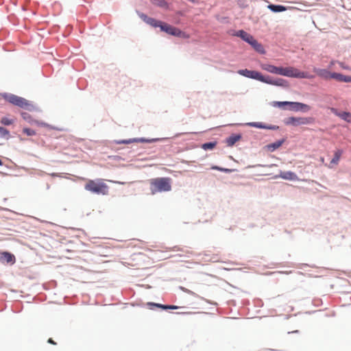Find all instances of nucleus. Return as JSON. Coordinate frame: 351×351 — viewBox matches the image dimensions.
Wrapping results in <instances>:
<instances>
[{
  "label": "nucleus",
  "instance_id": "f257e3e1",
  "mask_svg": "<svg viewBox=\"0 0 351 351\" xmlns=\"http://www.w3.org/2000/svg\"><path fill=\"white\" fill-rule=\"evenodd\" d=\"M172 180L170 178H156L149 180L152 194L159 192H167L171 190Z\"/></svg>",
  "mask_w": 351,
  "mask_h": 351
},
{
  "label": "nucleus",
  "instance_id": "f03ea898",
  "mask_svg": "<svg viewBox=\"0 0 351 351\" xmlns=\"http://www.w3.org/2000/svg\"><path fill=\"white\" fill-rule=\"evenodd\" d=\"M84 188L86 191L98 195H106L108 194L109 187L101 180H88Z\"/></svg>",
  "mask_w": 351,
  "mask_h": 351
},
{
  "label": "nucleus",
  "instance_id": "7ed1b4c3",
  "mask_svg": "<svg viewBox=\"0 0 351 351\" xmlns=\"http://www.w3.org/2000/svg\"><path fill=\"white\" fill-rule=\"evenodd\" d=\"M1 97L8 102L21 108L28 110H32L35 108L31 102L23 97L10 93L1 94Z\"/></svg>",
  "mask_w": 351,
  "mask_h": 351
},
{
  "label": "nucleus",
  "instance_id": "20e7f679",
  "mask_svg": "<svg viewBox=\"0 0 351 351\" xmlns=\"http://www.w3.org/2000/svg\"><path fill=\"white\" fill-rule=\"evenodd\" d=\"M278 75L296 78H311L312 76L309 75L306 72L300 71L298 69L293 66L281 67L278 68Z\"/></svg>",
  "mask_w": 351,
  "mask_h": 351
},
{
  "label": "nucleus",
  "instance_id": "39448f33",
  "mask_svg": "<svg viewBox=\"0 0 351 351\" xmlns=\"http://www.w3.org/2000/svg\"><path fill=\"white\" fill-rule=\"evenodd\" d=\"M250 78L258 80L262 82H265L269 84H274V85H281V82L284 81L282 79H279L276 81H273L269 76H263L261 73L252 71V73L250 75Z\"/></svg>",
  "mask_w": 351,
  "mask_h": 351
},
{
  "label": "nucleus",
  "instance_id": "423d86ee",
  "mask_svg": "<svg viewBox=\"0 0 351 351\" xmlns=\"http://www.w3.org/2000/svg\"><path fill=\"white\" fill-rule=\"evenodd\" d=\"M159 27L160 28L161 31H163L167 33L168 34L176 36L178 37L182 36L183 32L180 29L167 23L161 22Z\"/></svg>",
  "mask_w": 351,
  "mask_h": 351
},
{
  "label": "nucleus",
  "instance_id": "0eeeda50",
  "mask_svg": "<svg viewBox=\"0 0 351 351\" xmlns=\"http://www.w3.org/2000/svg\"><path fill=\"white\" fill-rule=\"evenodd\" d=\"M313 119L311 117H289L287 123L298 126L300 125H307L313 122Z\"/></svg>",
  "mask_w": 351,
  "mask_h": 351
},
{
  "label": "nucleus",
  "instance_id": "6e6552de",
  "mask_svg": "<svg viewBox=\"0 0 351 351\" xmlns=\"http://www.w3.org/2000/svg\"><path fill=\"white\" fill-rule=\"evenodd\" d=\"M141 19L143 20L146 23L154 27H159L162 21L156 20L153 18L149 17L145 14H139Z\"/></svg>",
  "mask_w": 351,
  "mask_h": 351
},
{
  "label": "nucleus",
  "instance_id": "1a4fd4ad",
  "mask_svg": "<svg viewBox=\"0 0 351 351\" xmlns=\"http://www.w3.org/2000/svg\"><path fill=\"white\" fill-rule=\"evenodd\" d=\"M313 71L320 77L324 80L332 79V73L327 69L315 68Z\"/></svg>",
  "mask_w": 351,
  "mask_h": 351
},
{
  "label": "nucleus",
  "instance_id": "9d476101",
  "mask_svg": "<svg viewBox=\"0 0 351 351\" xmlns=\"http://www.w3.org/2000/svg\"><path fill=\"white\" fill-rule=\"evenodd\" d=\"M0 261L14 263L15 257L13 254L7 252H0Z\"/></svg>",
  "mask_w": 351,
  "mask_h": 351
},
{
  "label": "nucleus",
  "instance_id": "9b49d317",
  "mask_svg": "<svg viewBox=\"0 0 351 351\" xmlns=\"http://www.w3.org/2000/svg\"><path fill=\"white\" fill-rule=\"evenodd\" d=\"M342 154L343 151L341 149H337V151H335L334 157L331 160L330 165H328V167L331 169L333 168L335 166L337 165Z\"/></svg>",
  "mask_w": 351,
  "mask_h": 351
},
{
  "label": "nucleus",
  "instance_id": "f8f14e48",
  "mask_svg": "<svg viewBox=\"0 0 351 351\" xmlns=\"http://www.w3.org/2000/svg\"><path fill=\"white\" fill-rule=\"evenodd\" d=\"M235 36L240 37L242 40H245L249 44H250V42H252V39L254 38L251 34H248L244 30H239L235 34Z\"/></svg>",
  "mask_w": 351,
  "mask_h": 351
},
{
  "label": "nucleus",
  "instance_id": "ddd939ff",
  "mask_svg": "<svg viewBox=\"0 0 351 351\" xmlns=\"http://www.w3.org/2000/svg\"><path fill=\"white\" fill-rule=\"evenodd\" d=\"M333 112L335 114L341 119L346 121L348 123L351 122V113L349 112H338L335 109H332Z\"/></svg>",
  "mask_w": 351,
  "mask_h": 351
},
{
  "label": "nucleus",
  "instance_id": "4468645a",
  "mask_svg": "<svg viewBox=\"0 0 351 351\" xmlns=\"http://www.w3.org/2000/svg\"><path fill=\"white\" fill-rule=\"evenodd\" d=\"M332 79H335L339 82H351V76L344 75L338 73H332Z\"/></svg>",
  "mask_w": 351,
  "mask_h": 351
},
{
  "label": "nucleus",
  "instance_id": "2eb2a0df",
  "mask_svg": "<svg viewBox=\"0 0 351 351\" xmlns=\"http://www.w3.org/2000/svg\"><path fill=\"white\" fill-rule=\"evenodd\" d=\"M261 67L262 69L274 74H278L279 66H276L269 64H261Z\"/></svg>",
  "mask_w": 351,
  "mask_h": 351
},
{
  "label": "nucleus",
  "instance_id": "dca6fc26",
  "mask_svg": "<svg viewBox=\"0 0 351 351\" xmlns=\"http://www.w3.org/2000/svg\"><path fill=\"white\" fill-rule=\"evenodd\" d=\"M256 51L261 54L265 53L263 46L259 43L254 38L252 39L250 44Z\"/></svg>",
  "mask_w": 351,
  "mask_h": 351
},
{
  "label": "nucleus",
  "instance_id": "f3484780",
  "mask_svg": "<svg viewBox=\"0 0 351 351\" xmlns=\"http://www.w3.org/2000/svg\"><path fill=\"white\" fill-rule=\"evenodd\" d=\"M248 125L250 126L254 127V128H257L269 129V130H276L278 128V126H276V125L267 126L261 122H252V123H249Z\"/></svg>",
  "mask_w": 351,
  "mask_h": 351
},
{
  "label": "nucleus",
  "instance_id": "a211bd4d",
  "mask_svg": "<svg viewBox=\"0 0 351 351\" xmlns=\"http://www.w3.org/2000/svg\"><path fill=\"white\" fill-rule=\"evenodd\" d=\"M144 142H150V141L147 140L144 138H130L128 140H122L117 141V143L118 144H130L132 143H144Z\"/></svg>",
  "mask_w": 351,
  "mask_h": 351
},
{
  "label": "nucleus",
  "instance_id": "6ab92c4d",
  "mask_svg": "<svg viewBox=\"0 0 351 351\" xmlns=\"http://www.w3.org/2000/svg\"><path fill=\"white\" fill-rule=\"evenodd\" d=\"M21 117L24 120L27 121L30 124H36L37 125H43V123L42 122H40L38 121L34 120L32 118V117L27 114V112H22Z\"/></svg>",
  "mask_w": 351,
  "mask_h": 351
},
{
  "label": "nucleus",
  "instance_id": "aec40b11",
  "mask_svg": "<svg viewBox=\"0 0 351 351\" xmlns=\"http://www.w3.org/2000/svg\"><path fill=\"white\" fill-rule=\"evenodd\" d=\"M283 143L284 140L278 141L273 143L267 145L266 147L269 151L274 152L276 149L279 148L282 145Z\"/></svg>",
  "mask_w": 351,
  "mask_h": 351
},
{
  "label": "nucleus",
  "instance_id": "412c9836",
  "mask_svg": "<svg viewBox=\"0 0 351 351\" xmlns=\"http://www.w3.org/2000/svg\"><path fill=\"white\" fill-rule=\"evenodd\" d=\"M280 177L285 180H293L297 178V176L295 173L291 171H287L281 173Z\"/></svg>",
  "mask_w": 351,
  "mask_h": 351
},
{
  "label": "nucleus",
  "instance_id": "4be33fe9",
  "mask_svg": "<svg viewBox=\"0 0 351 351\" xmlns=\"http://www.w3.org/2000/svg\"><path fill=\"white\" fill-rule=\"evenodd\" d=\"M268 8L274 12H283V11L286 10V8L285 6L280 5L271 4V5H268Z\"/></svg>",
  "mask_w": 351,
  "mask_h": 351
},
{
  "label": "nucleus",
  "instance_id": "5701e85b",
  "mask_svg": "<svg viewBox=\"0 0 351 351\" xmlns=\"http://www.w3.org/2000/svg\"><path fill=\"white\" fill-rule=\"evenodd\" d=\"M147 305L150 306H156V307H158V308H162L163 309H177L178 308V306H173V305L166 306V305H162V304H156V303H152V302L147 303Z\"/></svg>",
  "mask_w": 351,
  "mask_h": 351
},
{
  "label": "nucleus",
  "instance_id": "b1692460",
  "mask_svg": "<svg viewBox=\"0 0 351 351\" xmlns=\"http://www.w3.org/2000/svg\"><path fill=\"white\" fill-rule=\"evenodd\" d=\"M240 138L241 137L239 135L230 136L226 139V143L228 146H232L233 145H234L236 142H237L240 139Z\"/></svg>",
  "mask_w": 351,
  "mask_h": 351
},
{
  "label": "nucleus",
  "instance_id": "393cba45",
  "mask_svg": "<svg viewBox=\"0 0 351 351\" xmlns=\"http://www.w3.org/2000/svg\"><path fill=\"white\" fill-rule=\"evenodd\" d=\"M293 105L299 106V110H302L304 112L308 111L311 109V107L309 106H308L307 104L300 103V102H293Z\"/></svg>",
  "mask_w": 351,
  "mask_h": 351
},
{
  "label": "nucleus",
  "instance_id": "a878e982",
  "mask_svg": "<svg viewBox=\"0 0 351 351\" xmlns=\"http://www.w3.org/2000/svg\"><path fill=\"white\" fill-rule=\"evenodd\" d=\"M216 145H217V142H215V141L209 142V143H206L202 144V148L204 150L213 149L216 147Z\"/></svg>",
  "mask_w": 351,
  "mask_h": 351
},
{
  "label": "nucleus",
  "instance_id": "bb28decb",
  "mask_svg": "<svg viewBox=\"0 0 351 351\" xmlns=\"http://www.w3.org/2000/svg\"><path fill=\"white\" fill-rule=\"evenodd\" d=\"M293 105V101H275L273 106L274 107L283 108L285 106Z\"/></svg>",
  "mask_w": 351,
  "mask_h": 351
},
{
  "label": "nucleus",
  "instance_id": "cd10ccee",
  "mask_svg": "<svg viewBox=\"0 0 351 351\" xmlns=\"http://www.w3.org/2000/svg\"><path fill=\"white\" fill-rule=\"evenodd\" d=\"M0 123L4 125H10L14 123V119L4 117L1 118Z\"/></svg>",
  "mask_w": 351,
  "mask_h": 351
},
{
  "label": "nucleus",
  "instance_id": "c85d7f7f",
  "mask_svg": "<svg viewBox=\"0 0 351 351\" xmlns=\"http://www.w3.org/2000/svg\"><path fill=\"white\" fill-rule=\"evenodd\" d=\"M238 73L243 75V76H245L246 77H249L250 78V75L252 73V71L250 70H248V69H241V70H239L238 71Z\"/></svg>",
  "mask_w": 351,
  "mask_h": 351
},
{
  "label": "nucleus",
  "instance_id": "c756f323",
  "mask_svg": "<svg viewBox=\"0 0 351 351\" xmlns=\"http://www.w3.org/2000/svg\"><path fill=\"white\" fill-rule=\"evenodd\" d=\"M23 132L27 136H34L36 134V132L35 130L30 129V128H23Z\"/></svg>",
  "mask_w": 351,
  "mask_h": 351
},
{
  "label": "nucleus",
  "instance_id": "7c9ffc66",
  "mask_svg": "<svg viewBox=\"0 0 351 351\" xmlns=\"http://www.w3.org/2000/svg\"><path fill=\"white\" fill-rule=\"evenodd\" d=\"M152 3L162 8H165L167 5L165 0H152Z\"/></svg>",
  "mask_w": 351,
  "mask_h": 351
},
{
  "label": "nucleus",
  "instance_id": "2f4dec72",
  "mask_svg": "<svg viewBox=\"0 0 351 351\" xmlns=\"http://www.w3.org/2000/svg\"><path fill=\"white\" fill-rule=\"evenodd\" d=\"M10 134V132L3 128V127H0V136H2V137H5V136H9Z\"/></svg>",
  "mask_w": 351,
  "mask_h": 351
},
{
  "label": "nucleus",
  "instance_id": "473e14b6",
  "mask_svg": "<svg viewBox=\"0 0 351 351\" xmlns=\"http://www.w3.org/2000/svg\"><path fill=\"white\" fill-rule=\"evenodd\" d=\"M213 169H216V170H219V171H224V172H228L230 170L228 169H223V168H221V167H217V166H214L212 167Z\"/></svg>",
  "mask_w": 351,
  "mask_h": 351
},
{
  "label": "nucleus",
  "instance_id": "72a5a7b5",
  "mask_svg": "<svg viewBox=\"0 0 351 351\" xmlns=\"http://www.w3.org/2000/svg\"><path fill=\"white\" fill-rule=\"evenodd\" d=\"M289 106L290 107L291 110H295V111H299V106L289 105Z\"/></svg>",
  "mask_w": 351,
  "mask_h": 351
},
{
  "label": "nucleus",
  "instance_id": "f704fd0d",
  "mask_svg": "<svg viewBox=\"0 0 351 351\" xmlns=\"http://www.w3.org/2000/svg\"><path fill=\"white\" fill-rule=\"evenodd\" d=\"M47 342L53 345H56V343L51 338H49Z\"/></svg>",
  "mask_w": 351,
  "mask_h": 351
},
{
  "label": "nucleus",
  "instance_id": "c9c22d12",
  "mask_svg": "<svg viewBox=\"0 0 351 351\" xmlns=\"http://www.w3.org/2000/svg\"><path fill=\"white\" fill-rule=\"evenodd\" d=\"M319 160H320V162H321V163H322V165H326L325 164V160H324V157H320Z\"/></svg>",
  "mask_w": 351,
  "mask_h": 351
},
{
  "label": "nucleus",
  "instance_id": "e433bc0d",
  "mask_svg": "<svg viewBox=\"0 0 351 351\" xmlns=\"http://www.w3.org/2000/svg\"><path fill=\"white\" fill-rule=\"evenodd\" d=\"M339 65L341 66V68L343 69H348V67L345 66V65L343 64V63L342 62H339Z\"/></svg>",
  "mask_w": 351,
  "mask_h": 351
},
{
  "label": "nucleus",
  "instance_id": "4c0bfd02",
  "mask_svg": "<svg viewBox=\"0 0 351 351\" xmlns=\"http://www.w3.org/2000/svg\"><path fill=\"white\" fill-rule=\"evenodd\" d=\"M51 176L52 177H56V176H58V173H51Z\"/></svg>",
  "mask_w": 351,
  "mask_h": 351
},
{
  "label": "nucleus",
  "instance_id": "58836bf2",
  "mask_svg": "<svg viewBox=\"0 0 351 351\" xmlns=\"http://www.w3.org/2000/svg\"><path fill=\"white\" fill-rule=\"evenodd\" d=\"M2 165V162H1V160H0V165Z\"/></svg>",
  "mask_w": 351,
  "mask_h": 351
}]
</instances>
